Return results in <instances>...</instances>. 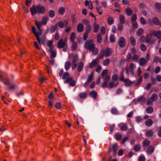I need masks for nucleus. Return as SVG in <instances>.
Instances as JSON below:
<instances>
[{"label": "nucleus", "instance_id": "obj_41", "mask_svg": "<svg viewBox=\"0 0 161 161\" xmlns=\"http://www.w3.org/2000/svg\"><path fill=\"white\" fill-rule=\"evenodd\" d=\"M115 137L116 140H121L122 136L121 134L117 133L115 135Z\"/></svg>", "mask_w": 161, "mask_h": 161}, {"label": "nucleus", "instance_id": "obj_35", "mask_svg": "<svg viewBox=\"0 0 161 161\" xmlns=\"http://www.w3.org/2000/svg\"><path fill=\"white\" fill-rule=\"evenodd\" d=\"M53 42L51 41H49L47 42V45L49 47V49H52L53 46L52 45Z\"/></svg>", "mask_w": 161, "mask_h": 161}, {"label": "nucleus", "instance_id": "obj_25", "mask_svg": "<svg viewBox=\"0 0 161 161\" xmlns=\"http://www.w3.org/2000/svg\"><path fill=\"white\" fill-rule=\"evenodd\" d=\"M90 95L91 97L95 99L96 98L97 93L95 91L93 90L90 92Z\"/></svg>", "mask_w": 161, "mask_h": 161}, {"label": "nucleus", "instance_id": "obj_21", "mask_svg": "<svg viewBox=\"0 0 161 161\" xmlns=\"http://www.w3.org/2000/svg\"><path fill=\"white\" fill-rule=\"evenodd\" d=\"M35 22L36 23V25L38 30V32H39L41 31L42 32V31L40 28V27L42 26V23L40 22H38L36 20H35Z\"/></svg>", "mask_w": 161, "mask_h": 161}, {"label": "nucleus", "instance_id": "obj_26", "mask_svg": "<svg viewBox=\"0 0 161 161\" xmlns=\"http://www.w3.org/2000/svg\"><path fill=\"white\" fill-rule=\"evenodd\" d=\"M130 44L132 46H135L136 44L135 38L133 36H131L130 38Z\"/></svg>", "mask_w": 161, "mask_h": 161}, {"label": "nucleus", "instance_id": "obj_51", "mask_svg": "<svg viewBox=\"0 0 161 161\" xmlns=\"http://www.w3.org/2000/svg\"><path fill=\"white\" fill-rule=\"evenodd\" d=\"M110 41L111 42H114L115 41V37L114 35H111L110 36Z\"/></svg>", "mask_w": 161, "mask_h": 161}, {"label": "nucleus", "instance_id": "obj_43", "mask_svg": "<svg viewBox=\"0 0 161 161\" xmlns=\"http://www.w3.org/2000/svg\"><path fill=\"white\" fill-rule=\"evenodd\" d=\"M65 10L64 8L63 7H60L59 8L58 12L59 14L61 15H63L64 14L65 12Z\"/></svg>", "mask_w": 161, "mask_h": 161}, {"label": "nucleus", "instance_id": "obj_36", "mask_svg": "<svg viewBox=\"0 0 161 161\" xmlns=\"http://www.w3.org/2000/svg\"><path fill=\"white\" fill-rule=\"evenodd\" d=\"M154 150V148L152 146H149L147 149V152L149 153H152Z\"/></svg>", "mask_w": 161, "mask_h": 161}, {"label": "nucleus", "instance_id": "obj_61", "mask_svg": "<svg viewBox=\"0 0 161 161\" xmlns=\"http://www.w3.org/2000/svg\"><path fill=\"white\" fill-rule=\"evenodd\" d=\"M140 48L142 51H145L146 49V47L144 44H141L140 46Z\"/></svg>", "mask_w": 161, "mask_h": 161}, {"label": "nucleus", "instance_id": "obj_46", "mask_svg": "<svg viewBox=\"0 0 161 161\" xmlns=\"http://www.w3.org/2000/svg\"><path fill=\"white\" fill-rule=\"evenodd\" d=\"M119 20L120 23L121 24H123L125 22V18L122 15H121L119 16Z\"/></svg>", "mask_w": 161, "mask_h": 161}, {"label": "nucleus", "instance_id": "obj_33", "mask_svg": "<svg viewBox=\"0 0 161 161\" xmlns=\"http://www.w3.org/2000/svg\"><path fill=\"white\" fill-rule=\"evenodd\" d=\"M17 87V85L15 84H13L10 85L8 88V89L11 91H14Z\"/></svg>", "mask_w": 161, "mask_h": 161}, {"label": "nucleus", "instance_id": "obj_14", "mask_svg": "<svg viewBox=\"0 0 161 161\" xmlns=\"http://www.w3.org/2000/svg\"><path fill=\"white\" fill-rule=\"evenodd\" d=\"M68 24L67 20H64L63 22L60 21L58 22V25L61 28H63L64 26L66 27Z\"/></svg>", "mask_w": 161, "mask_h": 161}, {"label": "nucleus", "instance_id": "obj_13", "mask_svg": "<svg viewBox=\"0 0 161 161\" xmlns=\"http://www.w3.org/2000/svg\"><path fill=\"white\" fill-rule=\"evenodd\" d=\"M65 46V43L64 42L63 39L60 40L57 44V47L59 48L64 47Z\"/></svg>", "mask_w": 161, "mask_h": 161}, {"label": "nucleus", "instance_id": "obj_7", "mask_svg": "<svg viewBox=\"0 0 161 161\" xmlns=\"http://www.w3.org/2000/svg\"><path fill=\"white\" fill-rule=\"evenodd\" d=\"M78 60V57L77 55L74 56L71 62V67L73 69H75L77 65V62Z\"/></svg>", "mask_w": 161, "mask_h": 161}, {"label": "nucleus", "instance_id": "obj_24", "mask_svg": "<svg viewBox=\"0 0 161 161\" xmlns=\"http://www.w3.org/2000/svg\"><path fill=\"white\" fill-rule=\"evenodd\" d=\"M49 52L50 53V56L51 57L55 58L56 55V50L53 51L52 49H49Z\"/></svg>", "mask_w": 161, "mask_h": 161}, {"label": "nucleus", "instance_id": "obj_11", "mask_svg": "<svg viewBox=\"0 0 161 161\" xmlns=\"http://www.w3.org/2000/svg\"><path fill=\"white\" fill-rule=\"evenodd\" d=\"M153 131L151 129L147 130L145 133L146 136L150 137L152 139L154 138V135Z\"/></svg>", "mask_w": 161, "mask_h": 161}, {"label": "nucleus", "instance_id": "obj_64", "mask_svg": "<svg viewBox=\"0 0 161 161\" xmlns=\"http://www.w3.org/2000/svg\"><path fill=\"white\" fill-rule=\"evenodd\" d=\"M139 161H144L145 158L143 156H140L138 158Z\"/></svg>", "mask_w": 161, "mask_h": 161}, {"label": "nucleus", "instance_id": "obj_60", "mask_svg": "<svg viewBox=\"0 0 161 161\" xmlns=\"http://www.w3.org/2000/svg\"><path fill=\"white\" fill-rule=\"evenodd\" d=\"M104 52H105V50L104 49L102 50L101 53H100V54L99 55V56L100 58H103V57L104 56Z\"/></svg>", "mask_w": 161, "mask_h": 161}, {"label": "nucleus", "instance_id": "obj_52", "mask_svg": "<svg viewBox=\"0 0 161 161\" xmlns=\"http://www.w3.org/2000/svg\"><path fill=\"white\" fill-rule=\"evenodd\" d=\"M141 148V146L140 145H137L134 146V149L135 151L137 152Z\"/></svg>", "mask_w": 161, "mask_h": 161}, {"label": "nucleus", "instance_id": "obj_44", "mask_svg": "<svg viewBox=\"0 0 161 161\" xmlns=\"http://www.w3.org/2000/svg\"><path fill=\"white\" fill-rule=\"evenodd\" d=\"M48 19V18L47 17H43L42 20V23L44 25H46L47 23Z\"/></svg>", "mask_w": 161, "mask_h": 161}, {"label": "nucleus", "instance_id": "obj_56", "mask_svg": "<svg viewBox=\"0 0 161 161\" xmlns=\"http://www.w3.org/2000/svg\"><path fill=\"white\" fill-rule=\"evenodd\" d=\"M55 107L58 109H60L61 108V103L59 102L56 103L55 105Z\"/></svg>", "mask_w": 161, "mask_h": 161}, {"label": "nucleus", "instance_id": "obj_5", "mask_svg": "<svg viewBox=\"0 0 161 161\" xmlns=\"http://www.w3.org/2000/svg\"><path fill=\"white\" fill-rule=\"evenodd\" d=\"M158 98V95L155 94H153L151 96V97L148 98L147 100V103L148 105H151L152 104L153 102L156 101Z\"/></svg>", "mask_w": 161, "mask_h": 161}, {"label": "nucleus", "instance_id": "obj_22", "mask_svg": "<svg viewBox=\"0 0 161 161\" xmlns=\"http://www.w3.org/2000/svg\"><path fill=\"white\" fill-rule=\"evenodd\" d=\"M145 123L146 126L149 127L152 125L153 121L150 119H148L145 121Z\"/></svg>", "mask_w": 161, "mask_h": 161}, {"label": "nucleus", "instance_id": "obj_4", "mask_svg": "<svg viewBox=\"0 0 161 161\" xmlns=\"http://www.w3.org/2000/svg\"><path fill=\"white\" fill-rule=\"evenodd\" d=\"M107 73L108 70L107 69L103 70L102 73V76L104 81L102 85V87L103 88H105L107 86V83L109 82L110 78L109 76L106 75Z\"/></svg>", "mask_w": 161, "mask_h": 161}, {"label": "nucleus", "instance_id": "obj_19", "mask_svg": "<svg viewBox=\"0 0 161 161\" xmlns=\"http://www.w3.org/2000/svg\"><path fill=\"white\" fill-rule=\"evenodd\" d=\"M125 82V85L126 86H129L131 84L134 83V81H131L129 79H125V80L123 82Z\"/></svg>", "mask_w": 161, "mask_h": 161}, {"label": "nucleus", "instance_id": "obj_30", "mask_svg": "<svg viewBox=\"0 0 161 161\" xmlns=\"http://www.w3.org/2000/svg\"><path fill=\"white\" fill-rule=\"evenodd\" d=\"M152 21L153 23L156 25H158L160 24L159 21L157 17L153 18Z\"/></svg>", "mask_w": 161, "mask_h": 161}, {"label": "nucleus", "instance_id": "obj_53", "mask_svg": "<svg viewBox=\"0 0 161 161\" xmlns=\"http://www.w3.org/2000/svg\"><path fill=\"white\" fill-rule=\"evenodd\" d=\"M150 144V142L148 140H145L143 142V145L145 146H147Z\"/></svg>", "mask_w": 161, "mask_h": 161}, {"label": "nucleus", "instance_id": "obj_54", "mask_svg": "<svg viewBox=\"0 0 161 161\" xmlns=\"http://www.w3.org/2000/svg\"><path fill=\"white\" fill-rule=\"evenodd\" d=\"M49 16L51 18L53 17L55 15V13L54 11L53 10H51L49 11Z\"/></svg>", "mask_w": 161, "mask_h": 161}, {"label": "nucleus", "instance_id": "obj_63", "mask_svg": "<svg viewBox=\"0 0 161 161\" xmlns=\"http://www.w3.org/2000/svg\"><path fill=\"white\" fill-rule=\"evenodd\" d=\"M118 79V75L116 74L112 76L113 81L116 80Z\"/></svg>", "mask_w": 161, "mask_h": 161}, {"label": "nucleus", "instance_id": "obj_62", "mask_svg": "<svg viewBox=\"0 0 161 161\" xmlns=\"http://www.w3.org/2000/svg\"><path fill=\"white\" fill-rule=\"evenodd\" d=\"M25 4L27 6H30L32 0H25Z\"/></svg>", "mask_w": 161, "mask_h": 161}, {"label": "nucleus", "instance_id": "obj_40", "mask_svg": "<svg viewBox=\"0 0 161 161\" xmlns=\"http://www.w3.org/2000/svg\"><path fill=\"white\" fill-rule=\"evenodd\" d=\"M108 23L109 25L112 24L114 22V20L112 17H109L108 18Z\"/></svg>", "mask_w": 161, "mask_h": 161}, {"label": "nucleus", "instance_id": "obj_20", "mask_svg": "<svg viewBox=\"0 0 161 161\" xmlns=\"http://www.w3.org/2000/svg\"><path fill=\"white\" fill-rule=\"evenodd\" d=\"M0 80L2 81V82L5 84L10 83L9 80L8 79H4L2 75H0Z\"/></svg>", "mask_w": 161, "mask_h": 161}, {"label": "nucleus", "instance_id": "obj_48", "mask_svg": "<svg viewBox=\"0 0 161 161\" xmlns=\"http://www.w3.org/2000/svg\"><path fill=\"white\" fill-rule=\"evenodd\" d=\"M93 77V73H92L90 76L88 77L87 81L89 82H91L92 80Z\"/></svg>", "mask_w": 161, "mask_h": 161}, {"label": "nucleus", "instance_id": "obj_31", "mask_svg": "<svg viewBox=\"0 0 161 161\" xmlns=\"http://www.w3.org/2000/svg\"><path fill=\"white\" fill-rule=\"evenodd\" d=\"M99 25L96 23H94V31L95 32H97L99 30Z\"/></svg>", "mask_w": 161, "mask_h": 161}, {"label": "nucleus", "instance_id": "obj_28", "mask_svg": "<svg viewBox=\"0 0 161 161\" xmlns=\"http://www.w3.org/2000/svg\"><path fill=\"white\" fill-rule=\"evenodd\" d=\"M79 97L82 99L86 98L87 96V93L86 92H81L79 95Z\"/></svg>", "mask_w": 161, "mask_h": 161}, {"label": "nucleus", "instance_id": "obj_59", "mask_svg": "<svg viewBox=\"0 0 161 161\" xmlns=\"http://www.w3.org/2000/svg\"><path fill=\"white\" fill-rule=\"evenodd\" d=\"M100 31L102 35H104L105 32V29L104 27H102L100 28Z\"/></svg>", "mask_w": 161, "mask_h": 161}, {"label": "nucleus", "instance_id": "obj_45", "mask_svg": "<svg viewBox=\"0 0 161 161\" xmlns=\"http://www.w3.org/2000/svg\"><path fill=\"white\" fill-rule=\"evenodd\" d=\"M97 38V42L99 43H101L102 41V36L100 33L98 34Z\"/></svg>", "mask_w": 161, "mask_h": 161}, {"label": "nucleus", "instance_id": "obj_23", "mask_svg": "<svg viewBox=\"0 0 161 161\" xmlns=\"http://www.w3.org/2000/svg\"><path fill=\"white\" fill-rule=\"evenodd\" d=\"M112 53V50L109 48L108 47L106 48L105 55L106 57H108Z\"/></svg>", "mask_w": 161, "mask_h": 161}, {"label": "nucleus", "instance_id": "obj_47", "mask_svg": "<svg viewBox=\"0 0 161 161\" xmlns=\"http://www.w3.org/2000/svg\"><path fill=\"white\" fill-rule=\"evenodd\" d=\"M69 74L68 72H65L63 75L62 79L65 80L69 77Z\"/></svg>", "mask_w": 161, "mask_h": 161}, {"label": "nucleus", "instance_id": "obj_17", "mask_svg": "<svg viewBox=\"0 0 161 161\" xmlns=\"http://www.w3.org/2000/svg\"><path fill=\"white\" fill-rule=\"evenodd\" d=\"M98 59L93 60L90 64V67L91 68H92L95 65L98 64Z\"/></svg>", "mask_w": 161, "mask_h": 161}, {"label": "nucleus", "instance_id": "obj_29", "mask_svg": "<svg viewBox=\"0 0 161 161\" xmlns=\"http://www.w3.org/2000/svg\"><path fill=\"white\" fill-rule=\"evenodd\" d=\"M71 64L70 62L67 61L65 63L64 68L66 70H68L70 67Z\"/></svg>", "mask_w": 161, "mask_h": 161}, {"label": "nucleus", "instance_id": "obj_18", "mask_svg": "<svg viewBox=\"0 0 161 161\" xmlns=\"http://www.w3.org/2000/svg\"><path fill=\"white\" fill-rule=\"evenodd\" d=\"M121 130L125 131L127 129L126 125L125 123H121L118 125Z\"/></svg>", "mask_w": 161, "mask_h": 161}, {"label": "nucleus", "instance_id": "obj_34", "mask_svg": "<svg viewBox=\"0 0 161 161\" xmlns=\"http://www.w3.org/2000/svg\"><path fill=\"white\" fill-rule=\"evenodd\" d=\"M83 65L84 64L82 62H81L79 64L77 67V70L79 72H80L83 69Z\"/></svg>", "mask_w": 161, "mask_h": 161}, {"label": "nucleus", "instance_id": "obj_57", "mask_svg": "<svg viewBox=\"0 0 161 161\" xmlns=\"http://www.w3.org/2000/svg\"><path fill=\"white\" fill-rule=\"evenodd\" d=\"M137 19V16L136 14H134L131 17V20L132 21H135Z\"/></svg>", "mask_w": 161, "mask_h": 161}, {"label": "nucleus", "instance_id": "obj_58", "mask_svg": "<svg viewBox=\"0 0 161 161\" xmlns=\"http://www.w3.org/2000/svg\"><path fill=\"white\" fill-rule=\"evenodd\" d=\"M111 111L112 113L114 114H117L118 113L117 109L115 108H112L111 109Z\"/></svg>", "mask_w": 161, "mask_h": 161}, {"label": "nucleus", "instance_id": "obj_12", "mask_svg": "<svg viewBox=\"0 0 161 161\" xmlns=\"http://www.w3.org/2000/svg\"><path fill=\"white\" fill-rule=\"evenodd\" d=\"M119 44L122 47H124L125 45V41L123 37H121L119 39Z\"/></svg>", "mask_w": 161, "mask_h": 161}, {"label": "nucleus", "instance_id": "obj_3", "mask_svg": "<svg viewBox=\"0 0 161 161\" xmlns=\"http://www.w3.org/2000/svg\"><path fill=\"white\" fill-rule=\"evenodd\" d=\"M32 31L33 34L36 38L37 40L40 44H43L45 42V38L44 36H42L40 38H39V36L42 34V32L40 31L38 32L36 31V28L34 26H32Z\"/></svg>", "mask_w": 161, "mask_h": 161}, {"label": "nucleus", "instance_id": "obj_55", "mask_svg": "<svg viewBox=\"0 0 161 161\" xmlns=\"http://www.w3.org/2000/svg\"><path fill=\"white\" fill-rule=\"evenodd\" d=\"M140 21L142 25H145L147 23L145 19L142 17L140 18Z\"/></svg>", "mask_w": 161, "mask_h": 161}, {"label": "nucleus", "instance_id": "obj_38", "mask_svg": "<svg viewBox=\"0 0 161 161\" xmlns=\"http://www.w3.org/2000/svg\"><path fill=\"white\" fill-rule=\"evenodd\" d=\"M110 60L109 58H107L105 59L103 62V65L105 66L108 65L110 62Z\"/></svg>", "mask_w": 161, "mask_h": 161}, {"label": "nucleus", "instance_id": "obj_2", "mask_svg": "<svg viewBox=\"0 0 161 161\" xmlns=\"http://www.w3.org/2000/svg\"><path fill=\"white\" fill-rule=\"evenodd\" d=\"M85 47L90 51L92 52L94 55H96L97 54L98 49L95 47V45L93 43L92 40L87 41L85 43Z\"/></svg>", "mask_w": 161, "mask_h": 161}, {"label": "nucleus", "instance_id": "obj_6", "mask_svg": "<svg viewBox=\"0 0 161 161\" xmlns=\"http://www.w3.org/2000/svg\"><path fill=\"white\" fill-rule=\"evenodd\" d=\"M72 77H69L64 81V83H67L69 84L70 86H74L75 85V82L74 80H73Z\"/></svg>", "mask_w": 161, "mask_h": 161}, {"label": "nucleus", "instance_id": "obj_10", "mask_svg": "<svg viewBox=\"0 0 161 161\" xmlns=\"http://www.w3.org/2000/svg\"><path fill=\"white\" fill-rule=\"evenodd\" d=\"M153 36L152 34L150 33L147 34L146 36V41L148 43H151L154 44V42L151 40Z\"/></svg>", "mask_w": 161, "mask_h": 161}, {"label": "nucleus", "instance_id": "obj_50", "mask_svg": "<svg viewBox=\"0 0 161 161\" xmlns=\"http://www.w3.org/2000/svg\"><path fill=\"white\" fill-rule=\"evenodd\" d=\"M92 28L90 25H87V27L86 29V33H88L89 32H90Z\"/></svg>", "mask_w": 161, "mask_h": 161}, {"label": "nucleus", "instance_id": "obj_15", "mask_svg": "<svg viewBox=\"0 0 161 161\" xmlns=\"http://www.w3.org/2000/svg\"><path fill=\"white\" fill-rule=\"evenodd\" d=\"M77 30L79 32H82L84 30V25L82 23L78 24L77 26Z\"/></svg>", "mask_w": 161, "mask_h": 161}, {"label": "nucleus", "instance_id": "obj_32", "mask_svg": "<svg viewBox=\"0 0 161 161\" xmlns=\"http://www.w3.org/2000/svg\"><path fill=\"white\" fill-rule=\"evenodd\" d=\"M146 98L143 96L140 97L138 99V101L140 103H142L146 101Z\"/></svg>", "mask_w": 161, "mask_h": 161}, {"label": "nucleus", "instance_id": "obj_39", "mask_svg": "<svg viewBox=\"0 0 161 161\" xmlns=\"http://www.w3.org/2000/svg\"><path fill=\"white\" fill-rule=\"evenodd\" d=\"M75 32H72L70 36V40L72 42H75L74 41L75 39Z\"/></svg>", "mask_w": 161, "mask_h": 161}, {"label": "nucleus", "instance_id": "obj_27", "mask_svg": "<svg viewBox=\"0 0 161 161\" xmlns=\"http://www.w3.org/2000/svg\"><path fill=\"white\" fill-rule=\"evenodd\" d=\"M72 42L71 48L72 50L74 51L76 49L77 47V44L75 42Z\"/></svg>", "mask_w": 161, "mask_h": 161}, {"label": "nucleus", "instance_id": "obj_8", "mask_svg": "<svg viewBox=\"0 0 161 161\" xmlns=\"http://www.w3.org/2000/svg\"><path fill=\"white\" fill-rule=\"evenodd\" d=\"M136 67V65L133 63H131L130 64L129 68L127 67L125 68V70L126 74L128 75H129L130 70H133Z\"/></svg>", "mask_w": 161, "mask_h": 161}, {"label": "nucleus", "instance_id": "obj_16", "mask_svg": "<svg viewBox=\"0 0 161 161\" xmlns=\"http://www.w3.org/2000/svg\"><path fill=\"white\" fill-rule=\"evenodd\" d=\"M147 61L144 58H141L139 60V64L141 66H144Z\"/></svg>", "mask_w": 161, "mask_h": 161}, {"label": "nucleus", "instance_id": "obj_9", "mask_svg": "<svg viewBox=\"0 0 161 161\" xmlns=\"http://www.w3.org/2000/svg\"><path fill=\"white\" fill-rule=\"evenodd\" d=\"M150 31L151 33L153 34L154 36H156L157 38L159 39V42H160L161 40L160 39L161 36V31H157L152 30H150Z\"/></svg>", "mask_w": 161, "mask_h": 161}, {"label": "nucleus", "instance_id": "obj_42", "mask_svg": "<svg viewBox=\"0 0 161 161\" xmlns=\"http://www.w3.org/2000/svg\"><path fill=\"white\" fill-rule=\"evenodd\" d=\"M146 110L147 113L150 114L153 112V109L152 107H149L147 108Z\"/></svg>", "mask_w": 161, "mask_h": 161}, {"label": "nucleus", "instance_id": "obj_37", "mask_svg": "<svg viewBox=\"0 0 161 161\" xmlns=\"http://www.w3.org/2000/svg\"><path fill=\"white\" fill-rule=\"evenodd\" d=\"M125 13L128 15L130 16L132 14V11L130 8H128L126 10Z\"/></svg>", "mask_w": 161, "mask_h": 161}, {"label": "nucleus", "instance_id": "obj_49", "mask_svg": "<svg viewBox=\"0 0 161 161\" xmlns=\"http://www.w3.org/2000/svg\"><path fill=\"white\" fill-rule=\"evenodd\" d=\"M143 33V30L142 28H139L137 32V34L138 36H140Z\"/></svg>", "mask_w": 161, "mask_h": 161}, {"label": "nucleus", "instance_id": "obj_1", "mask_svg": "<svg viewBox=\"0 0 161 161\" xmlns=\"http://www.w3.org/2000/svg\"><path fill=\"white\" fill-rule=\"evenodd\" d=\"M45 10V8L43 6L40 5L36 6L34 5H32L30 8V11L32 15L35 14L37 13L41 14H43Z\"/></svg>", "mask_w": 161, "mask_h": 161}]
</instances>
